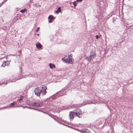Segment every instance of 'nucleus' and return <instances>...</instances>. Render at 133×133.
<instances>
[{"label": "nucleus", "mask_w": 133, "mask_h": 133, "mask_svg": "<svg viewBox=\"0 0 133 133\" xmlns=\"http://www.w3.org/2000/svg\"><path fill=\"white\" fill-rule=\"evenodd\" d=\"M10 62L8 61H4L3 63V64L2 65V66L3 67L5 66H8L9 65Z\"/></svg>", "instance_id": "6e6552de"}, {"label": "nucleus", "mask_w": 133, "mask_h": 133, "mask_svg": "<svg viewBox=\"0 0 133 133\" xmlns=\"http://www.w3.org/2000/svg\"><path fill=\"white\" fill-rule=\"evenodd\" d=\"M47 87L44 85H42L39 87L36 88L35 90V94L38 96H39L40 95L42 96L45 95L47 93L46 90Z\"/></svg>", "instance_id": "f257e3e1"}, {"label": "nucleus", "mask_w": 133, "mask_h": 133, "mask_svg": "<svg viewBox=\"0 0 133 133\" xmlns=\"http://www.w3.org/2000/svg\"><path fill=\"white\" fill-rule=\"evenodd\" d=\"M72 55L71 54H70L68 56V58H66L65 57L62 58V60L64 62L72 64L73 63L74 61V59L72 58Z\"/></svg>", "instance_id": "f03ea898"}, {"label": "nucleus", "mask_w": 133, "mask_h": 133, "mask_svg": "<svg viewBox=\"0 0 133 133\" xmlns=\"http://www.w3.org/2000/svg\"><path fill=\"white\" fill-rule=\"evenodd\" d=\"M40 28L39 27H38L36 29V31L37 32H38Z\"/></svg>", "instance_id": "a211bd4d"}, {"label": "nucleus", "mask_w": 133, "mask_h": 133, "mask_svg": "<svg viewBox=\"0 0 133 133\" xmlns=\"http://www.w3.org/2000/svg\"><path fill=\"white\" fill-rule=\"evenodd\" d=\"M75 116H77L80 118L81 117V116L82 112L81 110L77 108L76 110V111H74Z\"/></svg>", "instance_id": "39448f33"}, {"label": "nucleus", "mask_w": 133, "mask_h": 133, "mask_svg": "<svg viewBox=\"0 0 133 133\" xmlns=\"http://www.w3.org/2000/svg\"><path fill=\"white\" fill-rule=\"evenodd\" d=\"M74 111H70V112L69 116L70 117V119L71 120H72L74 118Z\"/></svg>", "instance_id": "0eeeda50"}, {"label": "nucleus", "mask_w": 133, "mask_h": 133, "mask_svg": "<svg viewBox=\"0 0 133 133\" xmlns=\"http://www.w3.org/2000/svg\"><path fill=\"white\" fill-rule=\"evenodd\" d=\"M21 51V50L18 51V52L19 53H20V55H18L17 56H21V54H22Z\"/></svg>", "instance_id": "dca6fc26"}, {"label": "nucleus", "mask_w": 133, "mask_h": 133, "mask_svg": "<svg viewBox=\"0 0 133 133\" xmlns=\"http://www.w3.org/2000/svg\"><path fill=\"white\" fill-rule=\"evenodd\" d=\"M26 11V9H22V10H21L20 11V12L22 13H24V12H25V11Z\"/></svg>", "instance_id": "4468645a"}, {"label": "nucleus", "mask_w": 133, "mask_h": 133, "mask_svg": "<svg viewBox=\"0 0 133 133\" xmlns=\"http://www.w3.org/2000/svg\"><path fill=\"white\" fill-rule=\"evenodd\" d=\"M49 66H50V68L52 69L55 68L56 67L55 65L54 64L50 63L49 64Z\"/></svg>", "instance_id": "9d476101"}, {"label": "nucleus", "mask_w": 133, "mask_h": 133, "mask_svg": "<svg viewBox=\"0 0 133 133\" xmlns=\"http://www.w3.org/2000/svg\"><path fill=\"white\" fill-rule=\"evenodd\" d=\"M43 104V102L42 101H39L34 103H31V105L35 107H41Z\"/></svg>", "instance_id": "20e7f679"}, {"label": "nucleus", "mask_w": 133, "mask_h": 133, "mask_svg": "<svg viewBox=\"0 0 133 133\" xmlns=\"http://www.w3.org/2000/svg\"><path fill=\"white\" fill-rule=\"evenodd\" d=\"M96 55V52L95 51H92L90 52V55L89 56H87L85 59L90 62L95 57Z\"/></svg>", "instance_id": "7ed1b4c3"}, {"label": "nucleus", "mask_w": 133, "mask_h": 133, "mask_svg": "<svg viewBox=\"0 0 133 133\" xmlns=\"http://www.w3.org/2000/svg\"><path fill=\"white\" fill-rule=\"evenodd\" d=\"M96 38L97 39H98L99 38L98 36V35H96Z\"/></svg>", "instance_id": "412c9836"}, {"label": "nucleus", "mask_w": 133, "mask_h": 133, "mask_svg": "<svg viewBox=\"0 0 133 133\" xmlns=\"http://www.w3.org/2000/svg\"><path fill=\"white\" fill-rule=\"evenodd\" d=\"M76 1H75V2H74L73 3V4L75 6H76L77 5L76 4Z\"/></svg>", "instance_id": "f3484780"}, {"label": "nucleus", "mask_w": 133, "mask_h": 133, "mask_svg": "<svg viewBox=\"0 0 133 133\" xmlns=\"http://www.w3.org/2000/svg\"><path fill=\"white\" fill-rule=\"evenodd\" d=\"M37 36H39V34H37Z\"/></svg>", "instance_id": "393cba45"}, {"label": "nucleus", "mask_w": 133, "mask_h": 133, "mask_svg": "<svg viewBox=\"0 0 133 133\" xmlns=\"http://www.w3.org/2000/svg\"><path fill=\"white\" fill-rule=\"evenodd\" d=\"M61 11V9L60 8H58L57 10L56 11V12L57 13H58L59 12H60Z\"/></svg>", "instance_id": "ddd939ff"}, {"label": "nucleus", "mask_w": 133, "mask_h": 133, "mask_svg": "<svg viewBox=\"0 0 133 133\" xmlns=\"http://www.w3.org/2000/svg\"><path fill=\"white\" fill-rule=\"evenodd\" d=\"M69 107H66V106H65V107L64 108V109H69Z\"/></svg>", "instance_id": "6ab92c4d"}, {"label": "nucleus", "mask_w": 133, "mask_h": 133, "mask_svg": "<svg viewBox=\"0 0 133 133\" xmlns=\"http://www.w3.org/2000/svg\"><path fill=\"white\" fill-rule=\"evenodd\" d=\"M82 0H76V2H81L82 1Z\"/></svg>", "instance_id": "aec40b11"}, {"label": "nucleus", "mask_w": 133, "mask_h": 133, "mask_svg": "<svg viewBox=\"0 0 133 133\" xmlns=\"http://www.w3.org/2000/svg\"><path fill=\"white\" fill-rule=\"evenodd\" d=\"M20 55V53H19V54L18 55Z\"/></svg>", "instance_id": "cd10ccee"}, {"label": "nucleus", "mask_w": 133, "mask_h": 133, "mask_svg": "<svg viewBox=\"0 0 133 133\" xmlns=\"http://www.w3.org/2000/svg\"><path fill=\"white\" fill-rule=\"evenodd\" d=\"M3 2H2L0 4V7L2 5V4L3 3Z\"/></svg>", "instance_id": "5701e85b"}, {"label": "nucleus", "mask_w": 133, "mask_h": 133, "mask_svg": "<svg viewBox=\"0 0 133 133\" xmlns=\"http://www.w3.org/2000/svg\"><path fill=\"white\" fill-rule=\"evenodd\" d=\"M65 92H64V94H65Z\"/></svg>", "instance_id": "a878e982"}, {"label": "nucleus", "mask_w": 133, "mask_h": 133, "mask_svg": "<svg viewBox=\"0 0 133 133\" xmlns=\"http://www.w3.org/2000/svg\"><path fill=\"white\" fill-rule=\"evenodd\" d=\"M7 0H5L4 1H4L6 2L7 1Z\"/></svg>", "instance_id": "b1692460"}, {"label": "nucleus", "mask_w": 133, "mask_h": 133, "mask_svg": "<svg viewBox=\"0 0 133 133\" xmlns=\"http://www.w3.org/2000/svg\"><path fill=\"white\" fill-rule=\"evenodd\" d=\"M23 98V97L22 96H21L20 97V98L18 100H17V101H19V103H21V101H22Z\"/></svg>", "instance_id": "f8f14e48"}, {"label": "nucleus", "mask_w": 133, "mask_h": 133, "mask_svg": "<svg viewBox=\"0 0 133 133\" xmlns=\"http://www.w3.org/2000/svg\"><path fill=\"white\" fill-rule=\"evenodd\" d=\"M42 45L40 43H39L38 44H36V47L37 49H41L42 48Z\"/></svg>", "instance_id": "9b49d317"}, {"label": "nucleus", "mask_w": 133, "mask_h": 133, "mask_svg": "<svg viewBox=\"0 0 133 133\" xmlns=\"http://www.w3.org/2000/svg\"><path fill=\"white\" fill-rule=\"evenodd\" d=\"M48 19H49V23H51L52 22V20H53V16L52 15H50L48 17Z\"/></svg>", "instance_id": "1a4fd4ad"}, {"label": "nucleus", "mask_w": 133, "mask_h": 133, "mask_svg": "<svg viewBox=\"0 0 133 133\" xmlns=\"http://www.w3.org/2000/svg\"><path fill=\"white\" fill-rule=\"evenodd\" d=\"M16 102L12 103L10 104V107H11L12 106H14Z\"/></svg>", "instance_id": "2eb2a0df"}, {"label": "nucleus", "mask_w": 133, "mask_h": 133, "mask_svg": "<svg viewBox=\"0 0 133 133\" xmlns=\"http://www.w3.org/2000/svg\"><path fill=\"white\" fill-rule=\"evenodd\" d=\"M11 79L13 80H15V81H8V82H6L5 83V84L6 85L8 83H9L10 82H13L16 81V80H18L19 79H20L21 78H18L17 77L16 75H13L12 76Z\"/></svg>", "instance_id": "423d86ee"}, {"label": "nucleus", "mask_w": 133, "mask_h": 133, "mask_svg": "<svg viewBox=\"0 0 133 133\" xmlns=\"http://www.w3.org/2000/svg\"><path fill=\"white\" fill-rule=\"evenodd\" d=\"M7 107H5L4 108H2L1 109H4V108H6Z\"/></svg>", "instance_id": "4be33fe9"}, {"label": "nucleus", "mask_w": 133, "mask_h": 133, "mask_svg": "<svg viewBox=\"0 0 133 133\" xmlns=\"http://www.w3.org/2000/svg\"><path fill=\"white\" fill-rule=\"evenodd\" d=\"M21 107V106H17V107Z\"/></svg>", "instance_id": "bb28decb"}]
</instances>
